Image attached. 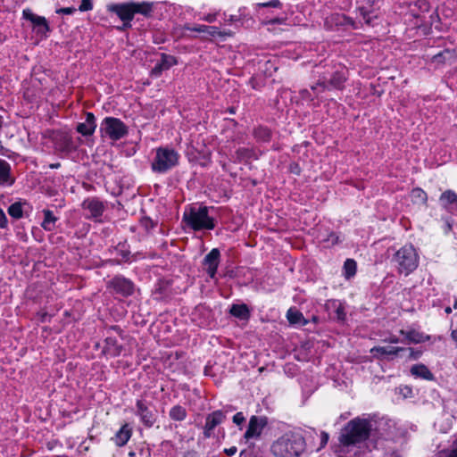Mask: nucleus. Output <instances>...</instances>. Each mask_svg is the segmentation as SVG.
Instances as JSON below:
<instances>
[{
  "mask_svg": "<svg viewBox=\"0 0 457 457\" xmlns=\"http://www.w3.org/2000/svg\"><path fill=\"white\" fill-rule=\"evenodd\" d=\"M384 341L390 344H398L400 342V339L396 336H390L389 337L384 339Z\"/></svg>",
  "mask_w": 457,
  "mask_h": 457,
  "instance_id": "obj_53",
  "label": "nucleus"
},
{
  "mask_svg": "<svg viewBox=\"0 0 457 457\" xmlns=\"http://www.w3.org/2000/svg\"><path fill=\"white\" fill-rule=\"evenodd\" d=\"M44 220L41 223V227L46 231H53L55 228V223L58 218L54 216V212L50 210H43Z\"/></svg>",
  "mask_w": 457,
  "mask_h": 457,
  "instance_id": "obj_29",
  "label": "nucleus"
},
{
  "mask_svg": "<svg viewBox=\"0 0 457 457\" xmlns=\"http://www.w3.org/2000/svg\"><path fill=\"white\" fill-rule=\"evenodd\" d=\"M344 276L346 279H350L353 278L357 270V263L353 259H346V261L344 263Z\"/></svg>",
  "mask_w": 457,
  "mask_h": 457,
  "instance_id": "obj_35",
  "label": "nucleus"
},
{
  "mask_svg": "<svg viewBox=\"0 0 457 457\" xmlns=\"http://www.w3.org/2000/svg\"><path fill=\"white\" fill-rule=\"evenodd\" d=\"M209 29H218V28L214 26L198 25L193 29L194 31L200 33L209 32Z\"/></svg>",
  "mask_w": 457,
  "mask_h": 457,
  "instance_id": "obj_46",
  "label": "nucleus"
},
{
  "mask_svg": "<svg viewBox=\"0 0 457 457\" xmlns=\"http://www.w3.org/2000/svg\"><path fill=\"white\" fill-rule=\"evenodd\" d=\"M400 333L405 337V338L414 344L423 343L426 341H428L430 339V337L428 335H424L423 333H420L416 330H410V331H404L401 330Z\"/></svg>",
  "mask_w": 457,
  "mask_h": 457,
  "instance_id": "obj_28",
  "label": "nucleus"
},
{
  "mask_svg": "<svg viewBox=\"0 0 457 457\" xmlns=\"http://www.w3.org/2000/svg\"><path fill=\"white\" fill-rule=\"evenodd\" d=\"M84 211L87 212L86 214L87 219H93L97 220L105 211V204L103 201L96 197H87L81 204Z\"/></svg>",
  "mask_w": 457,
  "mask_h": 457,
  "instance_id": "obj_12",
  "label": "nucleus"
},
{
  "mask_svg": "<svg viewBox=\"0 0 457 457\" xmlns=\"http://www.w3.org/2000/svg\"><path fill=\"white\" fill-rule=\"evenodd\" d=\"M268 425V418L266 416L253 415L245 432L244 438L245 440L258 439L261 437L263 428Z\"/></svg>",
  "mask_w": 457,
  "mask_h": 457,
  "instance_id": "obj_11",
  "label": "nucleus"
},
{
  "mask_svg": "<svg viewBox=\"0 0 457 457\" xmlns=\"http://www.w3.org/2000/svg\"><path fill=\"white\" fill-rule=\"evenodd\" d=\"M327 305L328 308L334 310V319H336L338 321H345L346 313L345 311V306L341 302H339L338 300H330L328 302Z\"/></svg>",
  "mask_w": 457,
  "mask_h": 457,
  "instance_id": "obj_27",
  "label": "nucleus"
},
{
  "mask_svg": "<svg viewBox=\"0 0 457 457\" xmlns=\"http://www.w3.org/2000/svg\"><path fill=\"white\" fill-rule=\"evenodd\" d=\"M122 345L119 344L118 339L114 337L108 336L104 340L103 353L111 357H117L122 352Z\"/></svg>",
  "mask_w": 457,
  "mask_h": 457,
  "instance_id": "obj_21",
  "label": "nucleus"
},
{
  "mask_svg": "<svg viewBox=\"0 0 457 457\" xmlns=\"http://www.w3.org/2000/svg\"><path fill=\"white\" fill-rule=\"evenodd\" d=\"M409 351H410V359H412V360H417L420 357L421 355V352L420 351H415L414 349L412 348H409Z\"/></svg>",
  "mask_w": 457,
  "mask_h": 457,
  "instance_id": "obj_52",
  "label": "nucleus"
},
{
  "mask_svg": "<svg viewBox=\"0 0 457 457\" xmlns=\"http://www.w3.org/2000/svg\"><path fill=\"white\" fill-rule=\"evenodd\" d=\"M7 212L11 217L16 220L21 219L23 216L22 206L20 202L11 204Z\"/></svg>",
  "mask_w": 457,
  "mask_h": 457,
  "instance_id": "obj_38",
  "label": "nucleus"
},
{
  "mask_svg": "<svg viewBox=\"0 0 457 457\" xmlns=\"http://www.w3.org/2000/svg\"><path fill=\"white\" fill-rule=\"evenodd\" d=\"M228 112L230 113V114H234L236 112V110H235V107H229L228 109Z\"/></svg>",
  "mask_w": 457,
  "mask_h": 457,
  "instance_id": "obj_64",
  "label": "nucleus"
},
{
  "mask_svg": "<svg viewBox=\"0 0 457 457\" xmlns=\"http://www.w3.org/2000/svg\"><path fill=\"white\" fill-rule=\"evenodd\" d=\"M73 12H74V9L70 8V7L62 8L60 10V12L64 13V14H71Z\"/></svg>",
  "mask_w": 457,
  "mask_h": 457,
  "instance_id": "obj_57",
  "label": "nucleus"
},
{
  "mask_svg": "<svg viewBox=\"0 0 457 457\" xmlns=\"http://www.w3.org/2000/svg\"><path fill=\"white\" fill-rule=\"evenodd\" d=\"M304 447V438L300 434L288 432L272 444L270 451L277 457H298Z\"/></svg>",
  "mask_w": 457,
  "mask_h": 457,
  "instance_id": "obj_2",
  "label": "nucleus"
},
{
  "mask_svg": "<svg viewBox=\"0 0 457 457\" xmlns=\"http://www.w3.org/2000/svg\"><path fill=\"white\" fill-rule=\"evenodd\" d=\"M245 421V418L243 414V412H237L234 416H233V422L239 426L241 424H243L244 422Z\"/></svg>",
  "mask_w": 457,
  "mask_h": 457,
  "instance_id": "obj_47",
  "label": "nucleus"
},
{
  "mask_svg": "<svg viewBox=\"0 0 457 457\" xmlns=\"http://www.w3.org/2000/svg\"><path fill=\"white\" fill-rule=\"evenodd\" d=\"M237 452V448L236 446H231L229 448L224 449V453L229 456L234 455Z\"/></svg>",
  "mask_w": 457,
  "mask_h": 457,
  "instance_id": "obj_54",
  "label": "nucleus"
},
{
  "mask_svg": "<svg viewBox=\"0 0 457 457\" xmlns=\"http://www.w3.org/2000/svg\"><path fill=\"white\" fill-rule=\"evenodd\" d=\"M411 198L413 204H427L428 195L420 187H415L411 192Z\"/></svg>",
  "mask_w": 457,
  "mask_h": 457,
  "instance_id": "obj_32",
  "label": "nucleus"
},
{
  "mask_svg": "<svg viewBox=\"0 0 457 457\" xmlns=\"http://www.w3.org/2000/svg\"><path fill=\"white\" fill-rule=\"evenodd\" d=\"M226 417L225 412L221 410H217L209 413L205 418V424L203 428V435L204 438L212 437L214 428L223 423Z\"/></svg>",
  "mask_w": 457,
  "mask_h": 457,
  "instance_id": "obj_13",
  "label": "nucleus"
},
{
  "mask_svg": "<svg viewBox=\"0 0 457 457\" xmlns=\"http://www.w3.org/2000/svg\"><path fill=\"white\" fill-rule=\"evenodd\" d=\"M134 282L122 275H116L107 282V288L113 294L129 297L134 294Z\"/></svg>",
  "mask_w": 457,
  "mask_h": 457,
  "instance_id": "obj_8",
  "label": "nucleus"
},
{
  "mask_svg": "<svg viewBox=\"0 0 457 457\" xmlns=\"http://www.w3.org/2000/svg\"><path fill=\"white\" fill-rule=\"evenodd\" d=\"M178 61L175 56L167 54H161V60L151 71V76L158 78L163 71H167L172 66L176 65Z\"/></svg>",
  "mask_w": 457,
  "mask_h": 457,
  "instance_id": "obj_17",
  "label": "nucleus"
},
{
  "mask_svg": "<svg viewBox=\"0 0 457 457\" xmlns=\"http://www.w3.org/2000/svg\"><path fill=\"white\" fill-rule=\"evenodd\" d=\"M375 2L376 0H361V5L358 7L360 17H361L368 25H372L373 20L377 18V14L371 4Z\"/></svg>",
  "mask_w": 457,
  "mask_h": 457,
  "instance_id": "obj_18",
  "label": "nucleus"
},
{
  "mask_svg": "<svg viewBox=\"0 0 457 457\" xmlns=\"http://www.w3.org/2000/svg\"><path fill=\"white\" fill-rule=\"evenodd\" d=\"M236 155L238 161H247L253 155V152L245 147H240L236 151Z\"/></svg>",
  "mask_w": 457,
  "mask_h": 457,
  "instance_id": "obj_39",
  "label": "nucleus"
},
{
  "mask_svg": "<svg viewBox=\"0 0 457 457\" xmlns=\"http://www.w3.org/2000/svg\"><path fill=\"white\" fill-rule=\"evenodd\" d=\"M346 80L347 71L341 67L329 74L324 73L311 88L315 96L325 90H343Z\"/></svg>",
  "mask_w": 457,
  "mask_h": 457,
  "instance_id": "obj_5",
  "label": "nucleus"
},
{
  "mask_svg": "<svg viewBox=\"0 0 457 457\" xmlns=\"http://www.w3.org/2000/svg\"><path fill=\"white\" fill-rule=\"evenodd\" d=\"M207 33L212 36H214L218 33V29H209V32H207Z\"/></svg>",
  "mask_w": 457,
  "mask_h": 457,
  "instance_id": "obj_63",
  "label": "nucleus"
},
{
  "mask_svg": "<svg viewBox=\"0 0 457 457\" xmlns=\"http://www.w3.org/2000/svg\"><path fill=\"white\" fill-rule=\"evenodd\" d=\"M60 166H61V164L59 162L52 163V164L49 165V167L51 169H58Z\"/></svg>",
  "mask_w": 457,
  "mask_h": 457,
  "instance_id": "obj_62",
  "label": "nucleus"
},
{
  "mask_svg": "<svg viewBox=\"0 0 457 457\" xmlns=\"http://www.w3.org/2000/svg\"><path fill=\"white\" fill-rule=\"evenodd\" d=\"M60 148L63 152L70 153L75 149V145L72 142V139L70 137L64 136L62 139Z\"/></svg>",
  "mask_w": 457,
  "mask_h": 457,
  "instance_id": "obj_40",
  "label": "nucleus"
},
{
  "mask_svg": "<svg viewBox=\"0 0 457 457\" xmlns=\"http://www.w3.org/2000/svg\"><path fill=\"white\" fill-rule=\"evenodd\" d=\"M449 457H457V441H456L454 447L451 451Z\"/></svg>",
  "mask_w": 457,
  "mask_h": 457,
  "instance_id": "obj_59",
  "label": "nucleus"
},
{
  "mask_svg": "<svg viewBox=\"0 0 457 457\" xmlns=\"http://www.w3.org/2000/svg\"><path fill=\"white\" fill-rule=\"evenodd\" d=\"M236 408L232 405H226L221 411H223L225 412V416L227 415V413L230 412V411H235Z\"/></svg>",
  "mask_w": 457,
  "mask_h": 457,
  "instance_id": "obj_56",
  "label": "nucleus"
},
{
  "mask_svg": "<svg viewBox=\"0 0 457 457\" xmlns=\"http://www.w3.org/2000/svg\"><path fill=\"white\" fill-rule=\"evenodd\" d=\"M140 223H141V226L144 227L146 231H149V230L153 229L155 227V225H156V223L154 222L148 217L143 218L141 220Z\"/></svg>",
  "mask_w": 457,
  "mask_h": 457,
  "instance_id": "obj_41",
  "label": "nucleus"
},
{
  "mask_svg": "<svg viewBox=\"0 0 457 457\" xmlns=\"http://www.w3.org/2000/svg\"><path fill=\"white\" fill-rule=\"evenodd\" d=\"M134 15L137 13L149 17L153 12V4L149 2H130Z\"/></svg>",
  "mask_w": 457,
  "mask_h": 457,
  "instance_id": "obj_26",
  "label": "nucleus"
},
{
  "mask_svg": "<svg viewBox=\"0 0 457 457\" xmlns=\"http://www.w3.org/2000/svg\"><path fill=\"white\" fill-rule=\"evenodd\" d=\"M392 262L395 264L399 273L408 276L418 268L419 255L411 245H406L396 251Z\"/></svg>",
  "mask_w": 457,
  "mask_h": 457,
  "instance_id": "obj_4",
  "label": "nucleus"
},
{
  "mask_svg": "<svg viewBox=\"0 0 457 457\" xmlns=\"http://www.w3.org/2000/svg\"><path fill=\"white\" fill-rule=\"evenodd\" d=\"M300 95L304 100L312 101L314 99V96L307 89L301 90Z\"/></svg>",
  "mask_w": 457,
  "mask_h": 457,
  "instance_id": "obj_49",
  "label": "nucleus"
},
{
  "mask_svg": "<svg viewBox=\"0 0 457 457\" xmlns=\"http://www.w3.org/2000/svg\"><path fill=\"white\" fill-rule=\"evenodd\" d=\"M442 208L447 212L453 214L457 212V194L451 189L443 192L439 197Z\"/></svg>",
  "mask_w": 457,
  "mask_h": 457,
  "instance_id": "obj_16",
  "label": "nucleus"
},
{
  "mask_svg": "<svg viewBox=\"0 0 457 457\" xmlns=\"http://www.w3.org/2000/svg\"><path fill=\"white\" fill-rule=\"evenodd\" d=\"M207 22H213L216 20V14H207L203 18Z\"/></svg>",
  "mask_w": 457,
  "mask_h": 457,
  "instance_id": "obj_55",
  "label": "nucleus"
},
{
  "mask_svg": "<svg viewBox=\"0 0 457 457\" xmlns=\"http://www.w3.org/2000/svg\"><path fill=\"white\" fill-rule=\"evenodd\" d=\"M23 17L31 21L33 24V29L37 35L41 37H46L50 31V28L46 19L43 16H38L33 13L29 9L23 10Z\"/></svg>",
  "mask_w": 457,
  "mask_h": 457,
  "instance_id": "obj_14",
  "label": "nucleus"
},
{
  "mask_svg": "<svg viewBox=\"0 0 457 457\" xmlns=\"http://www.w3.org/2000/svg\"><path fill=\"white\" fill-rule=\"evenodd\" d=\"M258 6L260 8H267V7H272V8H280L281 3L279 0H271L265 3H259Z\"/></svg>",
  "mask_w": 457,
  "mask_h": 457,
  "instance_id": "obj_42",
  "label": "nucleus"
},
{
  "mask_svg": "<svg viewBox=\"0 0 457 457\" xmlns=\"http://www.w3.org/2000/svg\"><path fill=\"white\" fill-rule=\"evenodd\" d=\"M179 154L172 148L159 147L151 169L155 173H166L179 164Z\"/></svg>",
  "mask_w": 457,
  "mask_h": 457,
  "instance_id": "obj_6",
  "label": "nucleus"
},
{
  "mask_svg": "<svg viewBox=\"0 0 457 457\" xmlns=\"http://www.w3.org/2000/svg\"><path fill=\"white\" fill-rule=\"evenodd\" d=\"M253 136L258 141L269 142L271 138V131L266 127L259 126L253 130Z\"/></svg>",
  "mask_w": 457,
  "mask_h": 457,
  "instance_id": "obj_33",
  "label": "nucleus"
},
{
  "mask_svg": "<svg viewBox=\"0 0 457 457\" xmlns=\"http://www.w3.org/2000/svg\"><path fill=\"white\" fill-rule=\"evenodd\" d=\"M110 330H114V331H116V332L120 336V337H122V330L120 329V327H118V326H112V327L110 328Z\"/></svg>",
  "mask_w": 457,
  "mask_h": 457,
  "instance_id": "obj_60",
  "label": "nucleus"
},
{
  "mask_svg": "<svg viewBox=\"0 0 457 457\" xmlns=\"http://www.w3.org/2000/svg\"><path fill=\"white\" fill-rule=\"evenodd\" d=\"M15 183V178L12 173L11 164L0 158V186L11 187Z\"/></svg>",
  "mask_w": 457,
  "mask_h": 457,
  "instance_id": "obj_19",
  "label": "nucleus"
},
{
  "mask_svg": "<svg viewBox=\"0 0 457 457\" xmlns=\"http://www.w3.org/2000/svg\"><path fill=\"white\" fill-rule=\"evenodd\" d=\"M187 416V411L183 406L174 405L169 411V417L175 421H183Z\"/></svg>",
  "mask_w": 457,
  "mask_h": 457,
  "instance_id": "obj_31",
  "label": "nucleus"
},
{
  "mask_svg": "<svg viewBox=\"0 0 457 457\" xmlns=\"http://www.w3.org/2000/svg\"><path fill=\"white\" fill-rule=\"evenodd\" d=\"M411 374L415 378H423L425 380L432 381L435 379L433 373L424 364H415L411 368Z\"/></svg>",
  "mask_w": 457,
  "mask_h": 457,
  "instance_id": "obj_24",
  "label": "nucleus"
},
{
  "mask_svg": "<svg viewBox=\"0 0 457 457\" xmlns=\"http://www.w3.org/2000/svg\"><path fill=\"white\" fill-rule=\"evenodd\" d=\"M403 347L395 346H374L370 349V353L376 359L381 360L384 356H390L388 360H392L394 356H397L400 352L404 351Z\"/></svg>",
  "mask_w": 457,
  "mask_h": 457,
  "instance_id": "obj_20",
  "label": "nucleus"
},
{
  "mask_svg": "<svg viewBox=\"0 0 457 457\" xmlns=\"http://www.w3.org/2000/svg\"><path fill=\"white\" fill-rule=\"evenodd\" d=\"M101 131L112 140H119L128 134V128L118 118L106 117L101 123Z\"/></svg>",
  "mask_w": 457,
  "mask_h": 457,
  "instance_id": "obj_7",
  "label": "nucleus"
},
{
  "mask_svg": "<svg viewBox=\"0 0 457 457\" xmlns=\"http://www.w3.org/2000/svg\"><path fill=\"white\" fill-rule=\"evenodd\" d=\"M93 9L92 0H81V4L79 7L80 12H87Z\"/></svg>",
  "mask_w": 457,
  "mask_h": 457,
  "instance_id": "obj_44",
  "label": "nucleus"
},
{
  "mask_svg": "<svg viewBox=\"0 0 457 457\" xmlns=\"http://www.w3.org/2000/svg\"><path fill=\"white\" fill-rule=\"evenodd\" d=\"M169 283L159 281L154 287V295L157 300H162L169 295Z\"/></svg>",
  "mask_w": 457,
  "mask_h": 457,
  "instance_id": "obj_34",
  "label": "nucleus"
},
{
  "mask_svg": "<svg viewBox=\"0 0 457 457\" xmlns=\"http://www.w3.org/2000/svg\"><path fill=\"white\" fill-rule=\"evenodd\" d=\"M96 128V118L92 112L86 113V120L84 122H79L77 125V131L83 136H90L94 133Z\"/></svg>",
  "mask_w": 457,
  "mask_h": 457,
  "instance_id": "obj_22",
  "label": "nucleus"
},
{
  "mask_svg": "<svg viewBox=\"0 0 457 457\" xmlns=\"http://www.w3.org/2000/svg\"><path fill=\"white\" fill-rule=\"evenodd\" d=\"M131 435L132 429L128 424H125L116 432L112 440L115 443L116 445L123 446L130 439Z\"/></svg>",
  "mask_w": 457,
  "mask_h": 457,
  "instance_id": "obj_23",
  "label": "nucleus"
},
{
  "mask_svg": "<svg viewBox=\"0 0 457 457\" xmlns=\"http://www.w3.org/2000/svg\"><path fill=\"white\" fill-rule=\"evenodd\" d=\"M287 318L291 324H300L304 320L303 313L293 308L287 311Z\"/></svg>",
  "mask_w": 457,
  "mask_h": 457,
  "instance_id": "obj_36",
  "label": "nucleus"
},
{
  "mask_svg": "<svg viewBox=\"0 0 457 457\" xmlns=\"http://www.w3.org/2000/svg\"><path fill=\"white\" fill-rule=\"evenodd\" d=\"M7 218L4 211L0 208V228H4L7 227Z\"/></svg>",
  "mask_w": 457,
  "mask_h": 457,
  "instance_id": "obj_48",
  "label": "nucleus"
},
{
  "mask_svg": "<svg viewBox=\"0 0 457 457\" xmlns=\"http://www.w3.org/2000/svg\"><path fill=\"white\" fill-rule=\"evenodd\" d=\"M328 242L331 243V245H336L339 242V237L335 234V233H331L328 239H327Z\"/></svg>",
  "mask_w": 457,
  "mask_h": 457,
  "instance_id": "obj_51",
  "label": "nucleus"
},
{
  "mask_svg": "<svg viewBox=\"0 0 457 457\" xmlns=\"http://www.w3.org/2000/svg\"><path fill=\"white\" fill-rule=\"evenodd\" d=\"M452 339L457 343V329H454L451 333Z\"/></svg>",
  "mask_w": 457,
  "mask_h": 457,
  "instance_id": "obj_61",
  "label": "nucleus"
},
{
  "mask_svg": "<svg viewBox=\"0 0 457 457\" xmlns=\"http://www.w3.org/2000/svg\"><path fill=\"white\" fill-rule=\"evenodd\" d=\"M151 403L145 399H137L136 402L135 414L139 417L140 421L145 428H152L157 420V414L151 408Z\"/></svg>",
  "mask_w": 457,
  "mask_h": 457,
  "instance_id": "obj_9",
  "label": "nucleus"
},
{
  "mask_svg": "<svg viewBox=\"0 0 457 457\" xmlns=\"http://www.w3.org/2000/svg\"><path fill=\"white\" fill-rule=\"evenodd\" d=\"M49 319H50V317L46 312H43L40 314V320L42 322H46V321L49 320Z\"/></svg>",
  "mask_w": 457,
  "mask_h": 457,
  "instance_id": "obj_58",
  "label": "nucleus"
},
{
  "mask_svg": "<svg viewBox=\"0 0 457 457\" xmlns=\"http://www.w3.org/2000/svg\"><path fill=\"white\" fill-rule=\"evenodd\" d=\"M114 252L121 257L122 261L128 262L129 260L130 251L127 247L126 243H119L114 247Z\"/></svg>",
  "mask_w": 457,
  "mask_h": 457,
  "instance_id": "obj_37",
  "label": "nucleus"
},
{
  "mask_svg": "<svg viewBox=\"0 0 457 457\" xmlns=\"http://www.w3.org/2000/svg\"><path fill=\"white\" fill-rule=\"evenodd\" d=\"M220 253L219 249L213 248L205 255L203 264L206 266V272L211 278H214L220 263Z\"/></svg>",
  "mask_w": 457,
  "mask_h": 457,
  "instance_id": "obj_15",
  "label": "nucleus"
},
{
  "mask_svg": "<svg viewBox=\"0 0 457 457\" xmlns=\"http://www.w3.org/2000/svg\"><path fill=\"white\" fill-rule=\"evenodd\" d=\"M229 313L240 320H248L250 312L246 304H233L229 310Z\"/></svg>",
  "mask_w": 457,
  "mask_h": 457,
  "instance_id": "obj_30",
  "label": "nucleus"
},
{
  "mask_svg": "<svg viewBox=\"0 0 457 457\" xmlns=\"http://www.w3.org/2000/svg\"><path fill=\"white\" fill-rule=\"evenodd\" d=\"M400 394L403 396V398H411L413 396V390L409 386H403L399 388Z\"/></svg>",
  "mask_w": 457,
  "mask_h": 457,
  "instance_id": "obj_43",
  "label": "nucleus"
},
{
  "mask_svg": "<svg viewBox=\"0 0 457 457\" xmlns=\"http://www.w3.org/2000/svg\"><path fill=\"white\" fill-rule=\"evenodd\" d=\"M106 8L108 12L115 13L122 21L123 24L119 28L120 30L131 27V21L134 18V13L130 2L110 4Z\"/></svg>",
  "mask_w": 457,
  "mask_h": 457,
  "instance_id": "obj_10",
  "label": "nucleus"
},
{
  "mask_svg": "<svg viewBox=\"0 0 457 457\" xmlns=\"http://www.w3.org/2000/svg\"><path fill=\"white\" fill-rule=\"evenodd\" d=\"M456 55V51L454 49L445 48L443 51L434 54L431 57V62H436L437 64H444L447 61L453 60Z\"/></svg>",
  "mask_w": 457,
  "mask_h": 457,
  "instance_id": "obj_25",
  "label": "nucleus"
},
{
  "mask_svg": "<svg viewBox=\"0 0 457 457\" xmlns=\"http://www.w3.org/2000/svg\"><path fill=\"white\" fill-rule=\"evenodd\" d=\"M209 210L207 206L189 205L183 213V221L195 231L212 230L216 223L214 218L209 215Z\"/></svg>",
  "mask_w": 457,
  "mask_h": 457,
  "instance_id": "obj_3",
  "label": "nucleus"
},
{
  "mask_svg": "<svg viewBox=\"0 0 457 457\" xmlns=\"http://www.w3.org/2000/svg\"><path fill=\"white\" fill-rule=\"evenodd\" d=\"M328 434L325 431H322L321 434H320V447H324L327 444H328Z\"/></svg>",
  "mask_w": 457,
  "mask_h": 457,
  "instance_id": "obj_50",
  "label": "nucleus"
},
{
  "mask_svg": "<svg viewBox=\"0 0 457 457\" xmlns=\"http://www.w3.org/2000/svg\"><path fill=\"white\" fill-rule=\"evenodd\" d=\"M371 429L372 425L369 420L354 418L342 429L339 442L345 446L361 443L369 438Z\"/></svg>",
  "mask_w": 457,
  "mask_h": 457,
  "instance_id": "obj_1",
  "label": "nucleus"
},
{
  "mask_svg": "<svg viewBox=\"0 0 457 457\" xmlns=\"http://www.w3.org/2000/svg\"><path fill=\"white\" fill-rule=\"evenodd\" d=\"M445 221L444 231L445 234H448L453 229V220L451 217L442 218Z\"/></svg>",
  "mask_w": 457,
  "mask_h": 457,
  "instance_id": "obj_45",
  "label": "nucleus"
}]
</instances>
